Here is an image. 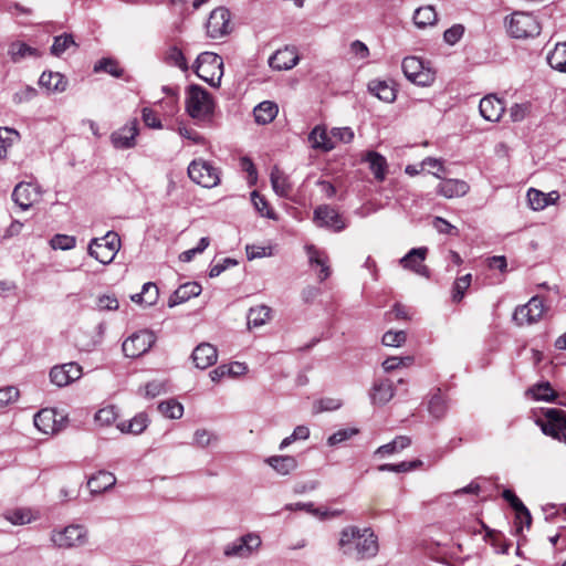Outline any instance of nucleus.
Returning <instances> with one entry per match:
<instances>
[{"mask_svg":"<svg viewBox=\"0 0 566 566\" xmlns=\"http://www.w3.org/2000/svg\"><path fill=\"white\" fill-rule=\"evenodd\" d=\"M338 546L344 555L356 559L375 556L378 551L377 538L368 527H345L340 532Z\"/></svg>","mask_w":566,"mask_h":566,"instance_id":"obj_1","label":"nucleus"},{"mask_svg":"<svg viewBox=\"0 0 566 566\" xmlns=\"http://www.w3.org/2000/svg\"><path fill=\"white\" fill-rule=\"evenodd\" d=\"M506 32L514 39L535 38L541 33L542 25L537 18L528 12L515 11L504 20Z\"/></svg>","mask_w":566,"mask_h":566,"instance_id":"obj_2","label":"nucleus"},{"mask_svg":"<svg viewBox=\"0 0 566 566\" xmlns=\"http://www.w3.org/2000/svg\"><path fill=\"white\" fill-rule=\"evenodd\" d=\"M52 544L62 549H71L84 546L88 543V531L84 525L70 524L51 532Z\"/></svg>","mask_w":566,"mask_h":566,"instance_id":"obj_3","label":"nucleus"},{"mask_svg":"<svg viewBox=\"0 0 566 566\" xmlns=\"http://www.w3.org/2000/svg\"><path fill=\"white\" fill-rule=\"evenodd\" d=\"M195 73L213 87L220 85L223 75V61L213 52H203L198 55Z\"/></svg>","mask_w":566,"mask_h":566,"instance_id":"obj_4","label":"nucleus"},{"mask_svg":"<svg viewBox=\"0 0 566 566\" xmlns=\"http://www.w3.org/2000/svg\"><path fill=\"white\" fill-rule=\"evenodd\" d=\"M120 248V239L117 233L109 231L102 238H94L88 244V254L101 262L109 264Z\"/></svg>","mask_w":566,"mask_h":566,"instance_id":"obj_5","label":"nucleus"},{"mask_svg":"<svg viewBox=\"0 0 566 566\" xmlns=\"http://www.w3.org/2000/svg\"><path fill=\"white\" fill-rule=\"evenodd\" d=\"M186 108L195 119H203L211 115L213 102L210 94L198 85H191L187 92Z\"/></svg>","mask_w":566,"mask_h":566,"instance_id":"obj_6","label":"nucleus"},{"mask_svg":"<svg viewBox=\"0 0 566 566\" xmlns=\"http://www.w3.org/2000/svg\"><path fill=\"white\" fill-rule=\"evenodd\" d=\"M401 67L405 76L417 85L429 86L436 80V72L417 56L405 57Z\"/></svg>","mask_w":566,"mask_h":566,"instance_id":"obj_7","label":"nucleus"},{"mask_svg":"<svg viewBox=\"0 0 566 566\" xmlns=\"http://www.w3.org/2000/svg\"><path fill=\"white\" fill-rule=\"evenodd\" d=\"M537 424L543 433L566 443V411L557 408H548L544 411V419H538Z\"/></svg>","mask_w":566,"mask_h":566,"instance_id":"obj_8","label":"nucleus"},{"mask_svg":"<svg viewBox=\"0 0 566 566\" xmlns=\"http://www.w3.org/2000/svg\"><path fill=\"white\" fill-rule=\"evenodd\" d=\"M157 336L154 332L142 329L128 336L122 345L126 357L138 358L145 355L156 343Z\"/></svg>","mask_w":566,"mask_h":566,"instance_id":"obj_9","label":"nucleus"},{"mask_svg":"<svg viewBox=\"0 0 566 566\" xmlns=\"http://www.w3.org/2000/svg\"><path fill=\"white\" fill-rule=\"evenodd\" d=\"M188 176L193 182L205 188H213L220 182L219 170L203 159H196L190 163Z\"/></svg>","mask_w":566,"mask_h":566,"instance_id":"obj_10","label":"nucleus"},{"mask_svg":"<svg viewBox=\"0 0 566 566\" xmlns=\"http://www.w3.org/2000/svg\"><path fill=\"white\" fill-rule=\"evenodd\" d=\"M67 416L56 409L44 408L34 416V426L45 434H54L66 427Z\"/></svg>","mask_w":566,"mask_h":566,"instance_id":"obj_11","label":"nucleus"},{"mask_svg":"<svg viewBox=\"0 0 566 566\" xmlns=\"http://www.w3.org/2000/svg\"><path fill=\"white\" fill-rule=\"evenodd\" d=\"M261 545L258 534L250 533L224 546L223 554L228 557H249Z\"/></svg>","mask_w":566,"mask_h":566,"instance_id":"obj_12","label":"nucleus"},{"mask_svg":"<svg viewBox=\"0 0 566 566\" xmlns=\"http://www.w3.org/2000/svg\"><path fill=\"white\" fill-rule=\"evenodd\" d=\"M207 34L212 39L221 38L231 30L230 11L224 7L211 11L207 22Z\"/></svg>","mask_w":566,"mask_h":566,"instance_id":"obj_13","label":"nucleus"},{"mask_svg":"<svg viewBox=\"0 0 566 566\" xmlns=\"http://www.w3.org/2000/svg\"><path fill=\"white\" fill-rule=\"evenodd\" d=\"M545 312L543 300L533 296L526 304L515 308L513 319L518 325L533 324L539 321Z\"/></svg>","mask_w":566,"mask_h":566,"instance_id":"obj_14","label":"nucleus"},{"mask_svg":"<svg viewBox=\"0 0 566 566\" xmlns=\"http://www.w3.org/2000/svg\"><path fill=\"white\" fill-rule=\"evenodd\" d=\"M82 374V367L72 361L54 366L50 371V379L57 387H64L80 379Z\"/></svg>","mask_w":566,"mask_h":566,"instance_id":"obj_15","label":"nucleus"},{"mask_svg":"<svg viewBox=\"0 0 566 566\" xmlns=\"http://www.w3.org/2000/svg\"><path fill=\"white\" fill-rule=\"evenodd\" d=\"M41 198V189L31 182L18 184L12 192V200L22 209L28 210Z\"/></svg>","mask_w":566,"mask_h":566,"instance_id":"obj_16","label":"nucleus"},{"mask_svg":"<svg viewBox=\"0 0 566 566\" xmlns=\"http://www.w3.org/2000/svg\"><path fill=\"white\" fill-rule=\"evenodd\" d=\"M138 135V125L136 120H132L125 126L113 132L111 135L112 145L116 149H129L136 145V136Z\"/></svg>","mask_w":566,"mask_h":566,"instance_id":"obj_17","label":"nucleus"},{"mask_svg":"<svg viewBox=\"0 0 566 566\" xmlns=\"http://www.w3.org/2000/svg\"><path fill=\"white\" fill-rule=\"evenodd\" d=\"M314 222L318 227L331 228L336 232L345 229V223L339 213L329 206H319L314 210Z\"/></svg>","mask_w":566,"mask_h":566,"instance_id":"obj_18","label":"nucleus"},{"mask_svg":"<svg viewBox=\"0 0 566 566\" xmlns=\"http://www.w3.org/2000/svg\"><path fill=\"white\" fill-rule=\"evenodd\" d=\"M481 116L492 123L499 122L505 111V104L495 94H489L480 101Z\"/></svg>","mask_w":566,"mask_h":566,"instance_id":"obj_19","label":"nucleus"},{"mask_svg":"<svg viewBox=\"0 0 566 566\" xmlns=\"http://www.w3.org/2000/svg\"><path fill=\"white\" fill-rule=\"evenodd\" d=\"M395 396V387L388 378H377L369 390V398L373 405L384 406Z\"/></svg>","mask_w":566,"mask_h":566,"instance_id":"obj_20","label":"nucleus"},{"mask_svg":"<svg viewBox=\"0 0 566 566\" xmlns=\"http://www.w3.org/2000/svg\"><path fill=\"white\" fill-rule=\"evenodd\" d=\"M428 249L426 247L411 249L403 258L400 259L402 268L413 271L421 276H429V270L423 264Z\"/></svg>","mask_w":566,"mask_h":566,"instance_id":"obj_21","label":"nucleus"},{"mask_svg":"<svg viewBox=\"0 0 566 566\" xmlns=\"http://www.w3.org/2000/svg\"><path fill=\"white\" fill-rule=\"evenodd\" d=\"M298 63V54L294 46H285L277 50L270 59L269 64L273 70H291Z\"/></svg>","mask_w":566,"mask_h":566,"instance_id":"obj_22","label":"nucleus"},{"mask_svg":"<svg viewBox=\"0 0 566 566\" xmlns=\"http://www.w3.org/2000/svg\"><path fill=\"white\" fill-rule=\"evenodd\" d=\"M191 357L196 367L206 369L216 364L218 350L209 343H201L193 349Z\"/></svg>","mask_w":566,"mask_h":566,"instance_id":"obj_23","label":"nucleus"},{"mask_svg":"<svg viewBox=\"0 0 566 566\" xmlns=\"http://www.w3.org/2000/svg\"><path fill=\"white\" fill-rule=\"evenodd\" d=\"M311 147L316 150L331 151L336 147V143L325 126H315L308 135Z\"/></svg>","mask_w":566,"mask_h":566,"instance_id":"obj_24","label":"nucleus"},{"mask_svg":"<svg viewBox=\"0 0 566 566\" xmlns=\"http://www.w3.org/2000/svg\"><path fill=\"white\" fill-rule=\"evenodd\" d=\"M308 262L312 268L318 266L319 273H318V280L321 282L327 280L331 275V269L328 265V256L324 251L318 250L314 245H306L305 247Z\"/></svg>","mask_w":566,"mask_h":566,"instance_id":"obj_25","label":"nucleus"},{"mask_svg":"<svg viewBox=\"0 0 566 566\" xmlns=\"http://www.w3.org/2000/svg\"><path fill=\"white\" fill-rule=\"evenodd\" d=\"M202 291V287L197 282H187L180 285L168 300V306L174 307L181 303L187 302L191 297L198 296Z\"/></svg>","mask_w":566,"mask_h":566,"instance_id":"obj_26","label":"nucleus"},{"mask_svg":"<svg viewBox=\"0 0 566 566\" xmlns=\"http://www.w3.org/2000/svg\"><path fill=\"white\" fill-rule=\"evenodd\" d=\"M469 185L460 179H444L439 184L437 192L448 199L463 197L468 193Z\"/></svg>","mask_w":566,"mask_h":566,"instance_id":"obj_27","label":"nucleus"},{"mask_svg":"<svg viewBox=\"0 0 566 566\" xmlns=\"http://www.w3.org/2000/svg\"><path fill=\"white\" fill-rule=\"evenodd\" d=\"M8 55L13 63H20L25 59H38L41 56L36 48L30 46L22 41H14L9 45Z\"/></svg>","mask_w":566,"mask_h":566,"instance_id":"obj_28","label":"nucleus"},{"mask_svg":"<svg viewBox=\"0 0 566 566\" xmlns=\"http://www.w3.org/2000/svg\"><path fill=\"white\" fill-rule=\"evenodd\" d=\"M39 84L49 93H62L66 90L67 80L59 72H43L39 78Z\"/></svg>","mask_w":566,"mask_h":566,"instance_id":"obj_29","label":"nucleus"},{"mask_svg":"<svg viewBox=\"0 0 566 566\" xmlns=\"http://www.w3.org/2000/svg\"><path fill=\"white\" fill-rule=\"evenodd\" d=\"M265 463L281 475H289L297 468V461L292 455H272L265 459Z\"/></svg>","mask_w":566,"mask_h":566,"instance_id":"obj_30","label":"nucleus"},{"mask_svg":"<svg viewBox=\"0 0 566 566\" xmlns=\"http://www.w3.org/2000/svg\"><path fill=\"white\" fill-rule=\"evenodd\" d=\"M148 424V416L145 412H139L133 419L117 423V428L122 433L137 436L143 433Z\"/></svg>","mask_w":566,"mask_h":566,"instance_id":"obj_31","label":"nucleus"},{"mask_svg":"<svg viewBox=\"0 0 566 566\" xmlns=\"http://www.w3.org/2000/svg\"><path fill=\"white\" fill-rule=\"evenodd\" d=\"M247 369L248 368H247L245 364L240 363V361H233L229 365L218 366L217 368H214L213 370H211L209 373V376L212 381L217 382V381H220L226 376L237 377V376L243 375V374H245Z\"/></svg>","mask_w":566,"mask_h":566,"instance_id":"obj_32","label":"nucleus"},{"mask_svg":"<svg viewBox=\"0 0 566 566\" xmlns=\"http://www.w3.org/2000/svg\"><path fill=\"white\" fill-rule=\"evenodd\" d=\"M368 91L386 103H391L396 99V90L386 81H370L368 83Z\"/></svg>","mask_w":566,"mask_h":566,"instance_id":"obj_33","label":"nucleus"},{"mask_svg":"<svg viewBox=\"0 0 566 566\" xmlns=\"http://www.w3.org/2000/svg\"><path fill=\"white\" fill-rule=\"evenodd\" d=\"M159 297V290L157 285L153 282H147L143 285L142 292L137 294H133L130 300L134 303L140 304L143 306H151L156 304Z\"/></svg>","mask_w":566,"mask_h":566,"instance_id":"obj_34","label":"nucleus"},{"mask_svg":"<svg viewBox=\"0 0 566 566\" xmlns=\"http://www.w3.org/2000/svg\"><path fill=\"white\" fill-rule=\"evenodd\" d=\"M277 113V105L271 101L261 102L253 109L255 122L262 125L271 123L276 117Z\"/></svg>","mask_w":566,"mask_h":566,"instance_id":"obj_35","label":"nucleus"},{"mask_svg":"<svg viewBox=\"0 0 566 566\" xmlns=\"http://www.w3.org/2000/svg\"><path fill=\"white\" fill-rule=\"evenodd\" d=\"M115 483L116 478L113 473L99 471L88 480L87 486L92 493H101L112 488Z\"/></svg>","mask_w":566,"mask_h":566,"instance_id":"obj_36","label":"nucleus"},{"mask_svg":"<svg viewBox=\"0 0 566 566\" xmlns=\"http://www.w3.org/2000/svg\"><path fill=\"white\" fill-rule=\"evenodd\" d=\"M271 185L276 195L280 197H289L292 191V185L289 181L287 176L280 170L277 167H274L270 175Z\"/></svg>","mask_w":566,"mask_h":566,"instance_id":"obj_37","label":"nucleus"},{"mask_svg":"<svg viewBox=\"0 0 566 566\" xmlns=\"http://www.w3.org/2000/svg\"><path fill=\"white\" fill-rule=\"evenodd\" d=\"M366 160L369 163V168L378 181H382L387 174L386 158L376 151H368Z\"/></svg>","mask_w":566,"mask_h":566,"instance_id":"obj_38","label":"nucleus"},{"mask_svg":"<svg viewBox=\"0 0 566 566\" xmlns=\"http://www.w3.org/2000/svg\"><path fill=\"white\" fill-rule=\"evenodd\" d=\"M438 14L432 6L420 7L415 11L413 22L419 29L434 25Z\"/></svg>","mask_w":566,"mask_h":566,"instance_id":"obj_39","label":"nucleus"},{"mask_svg":"<svg viewBox=\"0 0 566 566\" xmlns=\"http://www.w3.org/2000/svg\"><path fill=\"white\" fill-rule=\"evenodd\" d=\"M271 317V308L266 305L251 307L248 313V326L260 327L266 324Z\"/></svg>","mask_w":566,"mask_h":566,"instance_id":"obj_40","label":"nucleus"},{"mask_svg":"<svg viewBox=\"0 0 566 566\" xmlns=\"http://www.w3.org/2000/svg\"><path fill=\"white\" fill-rule=\"evenodd\" d=\"M548 64L559 71L566 73V43H558L547 56Z\"/></svg>","mask_w":566,"mask_h":566,"instance_id":"obj_41","label":"nucleus"},{"mask_svg":"<svg viewBox=\"0 0 566 566\" xmlns=\"http://www.w3.org/2000/svg\"><path fill=\"white\" fill-rule=\"evenodd\" d=\"M527 395H531L535 400L553 401L557 394L552 388L549 382H541L527 390Z\"/></svg>","mask_w":566,"mask_h":566,"instance_id":"obj_42","label":"nucleus"},{"mask_svg":"<svg viewBox=\"0 0 566 566\" xmlns=\"http://www.w3.org/2000/svg\"><path fill=\"white\" fill-rule=\"evenodd\" d=\"M76 48L77 44L74 41L72 34L64 33L54 38L53 44L51 46V54L54 56H61L64 52H66L70 48Z\"/></svg>","mask_w":566,"mask_h":566,"instance_id":"obj_43","label":"nucleus"},{"mask_svg":"<svg viewBox=\"0 0 566 566\" xmlns=\"http://www.w3.org/2000/svg\"><path fill=\"white\" fill-rule=\"evenodd\" d=\"M158 410L169 419H180L184 415V406L175 399L161 401L158 405Z\"/></svg>","mask_w":566,"mask_h":566,"instance_id":"obj_44","label":"nucleus"},{"mask_svg":"<svg viewBox=\"0 0 566 566\" xmlns=\"http://www.w3.org/2000/svg\"><path fill=\"white\" fill-rule=\"evenodd\" d=\"M448 406L444 397L438 390L436 394H433L429 400L428 403V410L432 417L436 419L442 418L447 412Z\"/></svg>","mask_w":566,"mask_h":566,"instance_id":"obj_45","label":"nucleus"},{"mask_svg":"<svg viewBox=\"0 0 566 566\" xmlns=\"http://www.w3.org/2000/svg\"><path fill=\"white\" fill-rule=\"evenodd\" d=\"M19 139V134L14 129L0 127V159L6 158L8 149Z\"/></svg>","mask_w":566,"mask_h":566,"instance_id":"obj_46","label":"nucleus"},{"mask_svg":"<svg viewBox=\"0 0 566 566\" xmlns=\"http://www.w3.org/2000/svg\"><path fill=\"white\" fill-rule=\"evenodd\" d=\"M410 443H411L410 438L400 436V437H397L391 442L379 447L375 453L380 454V455L391 454L397 451L403 450L405 448L409 447Z\"/></svg>","mask_w":566,"mask_h":566,"instance_id":"obj_47","label":"nucleus"},{"mask_svg":"<svg viewBox=\"0 0 566 566\" xmlns=\"http://www.w3.org/2000/svg\"><path fill=\"white\" fill-rule=\"evenodd\" d=\"M118 417V412L115 406H106L97 410L94 416V420L102 427L111 426Z\"/></svg>","mask_w":566,"mask_h":566,"instance_id":"obj_48","label":"nucleus"},{"mask_svg":"<svg viewBox=\"0 0 566 566\" xmlns=\"http://www.w3.org/2000/svg\"><path fill=\"white\" fill-rule=\"evenodd\" d=\"M514 518V526L517 534H522L524 527L527 530L532 524V515L527 507L523 504L522 507L516 509Z\"/></svg>","mask_w":566,"mask_h":566,"instance_id":"obj_49","label":"nucleus"},{"mask_svg":"<svg viewBox=\"0 0 566 566\" xmlns=\"http://www.w3.org/2000/svg\"><path fill=\"white\" fill-rule=\"evenodd\" d=\"M531 111L532 104L530 102L515 103L509 109L510 118L514 123L522 122L530 116Z\"/></svg>","mask_w":566,"mask_h":566,"instance_id":"obj_50","label":"nucleus"},{"mask_svg":"<svg viewBox=\"0 0 566 566\" xmlns=\"http://www.w3.org/2000/svg\"><path fill=\"white\" fill-rule=\"evenodd\" d=\"M472 282V275L465 274L463 276L458 277L453 283L452 290V300L454 302H460L464 297L465 291L470 287Z\"/></svg>","mask_w":566,"mask_h":566,"instance_id":"obj_51","label":"nucleus"},{"mask_svg":"<svg viewBox=\"0 0 566 566\" xmlns=\"http://www.w3.org/2000/svg\"><path fill=\"white\" fill-rule=\"evenodd\" d=\"M165 59L169 65L179 67L182 71L188 70L187 60H186L184 53L181 52V50L178 49L177 46L169 48V50L166 53Z\"/></svg>","mask_w":566,"mask_h":566,"instance_id":"obj_52","label":"nucleus"},{"mask_svg":"<svg viewBox=\"0 0 566 566\" xmlns=\"http://www.w3.org/2000/svg\"><path fill=\"white\" fill-rule=\"evenodd\" d=\"M168 391V385L166 380L155 379L147 382L144 387V396L146 398H155Z\"/></svg>","mask_w":566,"mask_h":566,"instance_id":"obj_53","label":"nucleus"},{"mask_svg":"<svg viewBox=\"0 0 566 566\" xmlns=\"http://www.w3.org/2000/svg\"><path fill=\"white\" fill-rule=\"evenodd\" d=\"M526 196L528 205L533 210L538 211L547 207V201L544 192L535 188H530Z\"/></svg>","mask_w":566,"mask_h":566,"instance_id":"obj_54","label":"nucleus"},{"mask_svg":"<svg viewBox=\"0 0 566 566\" xmlns=\"http://www.w3.org/2000/svg\"><path fill=\"white\" fill-rule=\"evenodd\" d=\"M76 239L75 237L67 234H55L50 240V245L54 250H71L75 247Z\"/></svg>","mask_w":566,"mask_h":566,"instance_id":"obj_55","label":"nucleus"},{"mask_svg":"<svg viewBox=\"0 0 566 566\" xmlns=\"http://www.w3.org/2000/svg\"><path fill=\"white\" fill-rule=\"evenodd\" d=\"M95 72H105L115 77H120L123 74V70L119 67L118 63L112 59H102L94 66Z\"/></svg>","mask_w":566,"mask_h":566,"instance_id":"obj_56","label":"nucleus"},{"mask_svg":"<svg viewBox=\"0 0 566 566\" xmlns=\"http://www.w3.org/2000/svg\"><path fill=\"white\" fill-rule=\"evenodd\" d=\"M407 334L403 331H388L382 336V344L389 347H399L406 343Z\"/></svg>","mask_w":566,"mask_h":566,"instance_id":"obj_57","label":"nucleus"},{"mask_svg":"<svg viewBox=\"0 0 566 566\" xmlns=\"http://www.w3.org/2000/svg\"><path fill=\"white\" fill-rule=\"evenodd\" d=\"M6 518L13 525H24L32 521V515L28 510L17 509L8 512Z\"/></svg>","mask_w":566,"mask_h":566,"instance_id":"obj_58","label":"nucleus"},{"mask_svg":"<svg viewBox=\"0 0 566 566\" xmlns=\"http://www.w3.org/2000/svg\"><path fill=\"white\" fill-rule=\"evenodd\" d=\"M251 197L255 209L260 212L261 216L269 219H275L274 212L269 208L268 201L264 197L260 196L256 191H253Z\"/></svg>","mask_w":566,"mask_h":566,"instance_id":"obj_59","label":"nucleus"},{"mask_svg":"<svg viewBox=\"0 0 566 566\" xmlns=\"http://www.w3.org/2000/svg\"><path fill=\"white\" fill-rule=\"evenodd\" d=\"M19 398V390L13 386H8L4 388H0V408H4L13 402H15Z\"/></svg>","mask_w":566,"mask_h":566,"instance_id":"obj_60","label":"nucleus"},{"mask_svg":"<svg viewBox=\"0 0 566 566\" xmlns=\"http://www.w3.org/2000/svg\"><path fill=\"white\" fill-rule=\"evenodd\" d=\"M464 34V27L462 24H453L447 29L443 33V40L449 45H454L460 41Z\"/></svg>","mask_w":566,"mask_h":566,"instance_id":"obj_61","label":"nucleus"},{"mask_svg":"<svg viewBox=\"0 0 566 566\" xmlns=\"http://www.w3.org/2000/svg\"><path fill=\"white\" fill-rule=\"evenodd\" d=\"M357 433L358 430L354 428L340 429L328 438L327 443L329 446H337Z\"/></svg>","mask_w":566,"mask_h":566,"instance_id":"obj_62","label":"nucleus"},{"mask_svg":"<svg viewBox=\"0 0 566 566\" xmlns=\"http://www.w3.org/2000/svg\"><path fill=\"white\" fill-rule=\"evenodd\" d=\"M433 227L439 233L454 237L459 235V230L441 217H436L433 219Z\"/></svg>","mask_w":566,"mask_h":566,"instance_id":"obj_63","label":"nucleus"},{"mask_svg":"<svg viewBox=\"0 0 566 566\" xmlns=\"http://www.w3.org/2000/svg\"><path fill=\"white\" fill-rule=\"evenodd\" d=\"M216 439V436L206 429H198L193 433V443L201 448L208 447Z\"/></svg>","mask_w":566,"mask_h":566,"instance_id":"obj_64","label":"nucleus"}]
</instances>
